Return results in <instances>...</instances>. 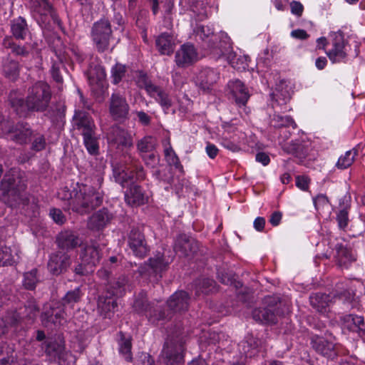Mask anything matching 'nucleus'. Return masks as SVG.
Instances as JSON below:
<instances>
[{
	"instance_id": "7ed1b4c3",
	"label": "nucleus",
	"mask_w": 365,
	"mask_h": 365,
	"mask_svg": "<svg viewBox=\"0 0 365 365\" xmlns=\"http://www.w3.org/2000/svg\"><path fill=\"white\" fill-rule=\"evenodd\" d=\"M97 183L96 187L87 184L78 186V190L73 191L74 194H68L70 199L68 205L75 212L81 215L88 214L101 205L103 201V193L99 189L103 178L101 174L96 175Z\"/></svg>"
},
{
	"instance_id": "5701e85b",
	"label": "nucleus",
	"mask_w": 365,
	"mask_h": 365,
	"mask_svg": "<svg viewBox=\"0 0 365 365\" xmlns=\"http://www.w3.org/2000/svg\"><path fill=\"white\" fill-rule=\"evenodd\" d=\"M72 122L73 128L79 131L81 135L92 130H97L91 115L83 110H76Z\"/></svg>"
},
{
	"instance_id": "ea45409f",
	"label": "nucleus",
	"mask_w": 365,
	"mask_h": 365,
	"mask_svg": "<svg viewBox=\"0 0 365 365\" xmlns=\"http://www.w3.org/2000/svg\"><path fill=\"white\" fill-rule=\"evenodd\" d=\"M292 92L284 81L277 85L275 91L272 93V98L279 104H286L291 99Z\"/></svg>"
},
{
	"instance_id": "e433bc0d",
	"label": "nucleus",
	"mask_w": 365,
	"mask_h": 365,
	"mask_svg": "<svg viewBox=\"0 0 365 365\" xmlns=\"http://www.w3.org/2000/svg\"><path fill=\"white\" fill-rule=\"evenodd\" d=\"M41 319L44 326H48V324H60L61 321L64 319V312L49 307L48 309H44L41 315Z\"/></svg>"
},
{
	"instance_id": "c756f323",
	"label": "nucleus",
	"mask_w": 365,
	"mask_h": 365,
	"mask_svg": "<svg viewBox=\"0 0 365 365\" xmlns=\"http://www.w3.org/2000/svg\"><path fill=\"white\" fill-rule=\"evenodd\" d=\"M45 353L51 360L61 359L63 358L65 344L62 341L56 339H48L43 344Z\"/></svg>"
},
{
	"instance_id": "412c9836",
	"label": "nucleus",
	"mask_w": 365,
	"mask_h": 365,
	"mask_svg": "<svg viewBox=\"0 0 365 365\" xmlns=\"http://www.w3.org/2000/svg\"><path fill=\"white\" fill-rule=\"evenodd\" d=\"M173 249L180 257H190L197 252L198 243L185 234H180L175 240Z\"/></svg>"
},
{
	"instance_id": "473e14b6",
	"label": "nucleus",
	"mask_w": 365,
	"mask_h": 365,
	"mask_svg": "<svg viewBox=\"0 0 365 365\" xmlns=\"http://www.w3.org/2000/svg\"><path fill=\"white\" fill-rule=\"evenodd\" d=\"M83 136V144L89 154L96 155L99 153V140L100 135L97 133V130H92L81 135Z\"/></svg>"
},
{
	"instance_id": "0eeeda50",
	"label": "nucleus",
	"mask_w": 365,
	"mask_h": 365,
	"mask_svg": "<svg viewBox=\"0 0 365 365\" xmlns=\"http://www.w3.org/2000/svg\"><path fill=\"white\" fill-rule=\"evenodd\" d=\"M197 35L205 41L207 53L215 59L225 55L232 48L230 39L218 41V37L207 26H200L197 29Z\"/></svg>"
},
{
	"instance_id": "13d9d810",
	"label": "nucleus",
	"mask_w": 365,
	"mask_h": 365,
	"mask_svg": "<svg viewBox=\"0 0 365 365\" xmlns=\"http://www.w3.org/2000/svg\"><path fill=\"white\" fill-rule=\"evenodd\" d=\"M113 83L114 84L119 83L123 78L125 76L126 73V67L124 65L117 63L115 64L111 71Z\"/></svg>"
},
{
	"instance_id": "de8ad7c7",
	"label": "nucleus",
	"mask_w": 365,
	"mask_h": 365,
	"mask_svg": "<svg viewBox=\"0 0 365 365\" xmlns=\"http://www.w3.org/2000/svg\"><path fill=\"white\" fill-rule=\"evenodd\" d=\"M83 296L81 287H77L73 290L68 291L61 299L63 307L69 306L73 307L75 304L79 302Z\"/></svg>"
},
{
	"instance_id": "3c124183",
	"label": "nucleus",
	"mask_w": 365,
	"mask_h": 365,
	"mask_svg": "<svg viewBox=\"0 0 365 365\" xmlns=\"http://www.w3.org/2000/svg\"><path fill=\"white\" fill-rule=\"evenodd\" d=\"M336 258L340 265H345L354 260L351 251L342 244L336 245Z\"/></svg>"
},
{
	"instance_id": "5fc2aeb1",
	"label": "nucleus",
	"mask_w": 365,
	"mask_h": 365,
	"mask_svg": "<svg viewBox=\"0 0 365 365\" xmlns=\"http://www.w3.org/2000/svg\"><path fill=\"white\" fill-rule=\"evenodd\" d=\"M38 282L37 277V269H33L29 272L24 273L23 285L25 289L29 290L35 289L36 284Z\"/></svg>"
},
{
	"instance_id": "680f3d73",
	"label": "nucleus",
	"mask_w": 365,
	"mask_h": 365,
	"mask_svg": "<svg viewBox=\"0 0 365 365\" xmlns=\"http://www.w3.org/2000/svg\"><path fill=\"white\" fill-rule=\"evenodd\" d=\"M63 67V62L61 61H55L53 63L51 68V76L56 83H62L63 77L61 75V69Z\"/></svg>"
},
{
	"instance_id": "a878e982",
	"label": "nucleus",
	"mask_w": 365,
	"mask_h": 365,
	"mask_svg": "<svg viewBox=\"0 0 365 365\" xmlns=\"http://www.w3.org/2000/svg\"><path fill=\"white\" fill-rule=\"evenodd\" d=\"M311 344L312 348L318 354L325 357L334 358L337 354L335 344L323 336H313L312 338Z\"/></svg>"
},
{
	"instance_id": "7c9ffc66",
	"label": "nucleus",
	"mask_w": 365,
	"mask_h": 365,
	"mask_svg": "<svg viewBox=\"0 0 365 365\" xmlns=\"http://www.w3.org/2000/svg\"><path fill=\"white\" fill-rule=\"evenodd\" d=\"M277 316V312L269 308H257L252 311L253 319L264 324H276Z\"/></svg>"
},
{
	"instance_id": "393cba45",
	"label": "nucleus",
	"mask_w": 365,
	"mask_h": 365,
	"mask_svg": "<svg viewBox=\"0 0 365 365\" xmlns=\"http://www.w3.org/2000/svg\"><path fill=\"white\" fill-rule=\"evenodd\" d=\"M190 297L187 292L178 291L170 296L167 302L170 311L175 313H182L187 311Z\"/></svg>"
},
{
	"instance_id": "ddd939ff",
	"label": "nucleus",
	"mask_w": 365,
	"mask_h": 365,
	"mask_svg": "<svg viewBox=\"0 0 365 365\" xmlns=\"http://www.w3.org/2000/svg\"><path fill=\"white\" fill-rule=\"evenodd\" d=\"M128 245L133 255L140 259L145 257L150 252L145 235L139 227L131 228L128 235Z\"/></svg>"
},
{
	"instance_id": "79ce46f5",
	"label": "nucleus",
	"mask_w": 365,
	"mask_h": 365,
	"mask_svg": "<svg viewBox=\"0 0 365 365\" xmlns=\"http://www.w3.org/2000/svg\"><path fill=\"white\" fill-rule=\"evenodd\" d=\"M358 154L359 150L356 148H354L351 150L346 151L344 155L339 157L336 164V167L341 170L349 168L354 163Z\"/></svg>"
},
{
	"instance_id": "1a4fd4ad",
	"label": "nucleus",
	"mask_w": 365,
	"mask_h": 365,
	"mask_svg": "<svg viewBox=\"0 0 365 365\" xmlns=\"http://www.w3.org/2000/svg\"><path fill=\"white\" fill-rule=\"evenodd\" d=\"M31 11L38 24L46 28L52 19L54 23L59 21L58 14L48 0H33Z\"/></svg>"
},
{
	"instance_id": "9b49d317",
	"label": "nucleus",
	"mask_w": 365,
	"mask_h": 365,
	"mask_svg": "<svg viewBox=\"0 0 365 365\" xmlns=\"http://www.w3.org/2000/svg\"><path fill=\"white\" fill-rule=\"evenodd\" d=\"M329 45L326 53L332 63L344 61L347 56V43L342 32H335L330 35Z\"/></svg>"
},
{
	"instance_id": "8fccbe9b",
	"label": "nucleus",
	"mask_w": 365,
	"mask_h": 365,
	"mask_svg": "<svg viewBox=\"0 0 365 365\" xmlns=\"http://www.w3.org/2000/svg\"><path fill=\"white\" fill-rule=\"evenodd\" d=\"M128 282V279L125 276H120L114 280V284H118V287L114 285H107L106 290L112 295L122 296L125 292V287Z\"/></svg>"
},
{
	"instance_id": "a18cd8bd",
	"label": "nucleus",
	"mask_w": 365,
	"mask_h": 365,
	"mask_svg": "<svg viewBox=\"0 0 365 365\" xmlns=\"http://www.w3.org/2000/svg\"><path fill=\"white\" fill-rule=\"evenodd\" d=\"M3 71L7 78L15 81L19 75V62L7 58L4 63Z\"/></svg>"
},
{
	"instance_id": "f3484780",
	"label": "nucleus",
	"mask_w": 365,
	"mask_h": 365,
	"mask_svg": "<svg viewBox=\"0 0 365 365\" xmlns=\"http://www.w3.org/2000/svg\"><path fill=\"white\" fill-rule=\"evenodd\" d=\"M109 144L118 149H128L133 147V138L129 132L119 126H113L107 134Z\"/></svg>"
},
{
	"instance_id": "774afa93",
	"label": "nucleus",
	"mask_w": 365,
	"mask_h": 365,
	"mask_svg": "<svg viewBox=\"0 0 365 365\" xmlns=\"http://www.w3.org/2000/svg\"><path fill=\"white\" fill-rule=\"evenodd\" d=\"M50 216L53 221L59 225H63L66 222V217L62 211L59 209L52 208L50 210Z\"/></svg>"
},
{
	"instance_id": "aec40b11",
	"label": "nucleus",
	"mask_w": 365,
	"mask_h": 365,
	"mask_svg": "<svg viewBox=\"0 0 365 365\" xmlns=\"http://www.w3.org/2000/svg\"><path fill=\"white\" fill-rule=\"evenodd\" d=\"M83 241L78 234L71 230H65L60 232L56 237V244L61 251L73 250L80 247Z\"/></svg>"
},
{
	"instance_id": "bb28decb",
	"label": "nucleus",
	"mask_w": 365,
	"mask_h": 365,
	"mask_svg": "<svg viewBox=\"0 0 365 365\" xmlns=\"http://www.w3.org/2000/svg\"><path fill=\"white\" fill-rule=\"evenodd\" d=\"M115 297L117 296L112 295L107 290L98 297V309L105 318H110V314L115 312L118 306Z\"/></svg>"
},
{
	"instance_id": "39448f33",
	"label": "nucleus",
	"mask_w": 365,
	"mask_h": 365,
	"mask_svg": "<svg viewBox=\"0 0 365 365\" xmlns=\"http://www.w3.org/2000/svg\"><path fill=\"white\" fill-rule=\"evenodd\" d=\"M113 33L111 23L108 18H101L93 24L90 37L94 48L98 53H104L109 49Z\"/></svg>"
},
{
	"instance_id": "0e129e2a",
	"label": "nucleus",
	"mask_w": 365,
	"mask_h": 365,
	"mask_svg": "<svg viewBox=\"0 0 365 365\" xmlns=\"http://www.w3.org/2000/svg\"><path fill=\"white\" fill-rule=\"evenodd\" d=\"M314 207L318 212L324 210L326 207H328L329 200L327 196L324 194H319L313 198Z\"/></svg>"
},
{
	"instance_id": "49530a36",
	"label": "nucleus",
	"mask_w": 365,
	"mask_h": 365,
	"mask_svg": "<svg viewBox=\"0 0 365 365\" xmlns=\"http://www.w3.org/2000/svg\"><path fill=\"white\" fill-rule=\"evenodd\" d=\"M165 158L170 165L174 166L176 169L182 170L183 167L180 161L179 158L173 149L170 141L164 145Z\"/></svg>"
},
{
	"instance_id": "6e6d98bb",
	"label": "nucleus",
	"mask_w": 365,
	"mask_h": 365,
	"mask_svg": "<svg viewBox=\"0 0 365 365\" xmlns=\"http://www.w3.org/2000/svg\"><path fill=\"white\" fill-rule=\"evenodd\" d=\"M155 139L152 136H145L137 143V149L140 153H150L155 149Z\"/></svg>"
},
{
	"instance_id": "58836bf2",
	"label": "nucleus",
	"mask_w": 365,
	"mask_h": 365,
	"mask_svg": "<svg viewBox=\"0 0 365 365\" xmlns=\"http://www.w3.org/2000/svg\"><path fill=\"white\" fill-rule=\"evenodd\" d=\"M309 301L312 307L319 312H326V308L331 302L330 296L321 292L312 294L309 297Z\"/></svg>"
},
{
	"instance_id": "603ef678",
	"label": "nucleus",
	"mask_w": 365,
	"mask_h": 365,
	"mask_svg": "<svg viewBox=\"0 0 365 365\" xmlns=\"http://www.w3.org/2000/svg\"><path fill=\"white\" fill-rule=\"evenodd\" d=\"M29 143H31V149L32 150L36 152L41 151L46 148V138L43 134L36 130H33Z\"/></svg>"
},
{
	"instance_id": "e2e57ef3",
	"label": "nucleus",
	"mask_w": 365,
	"mask_h": 365,
	"mask_svg": "<svg viewBox=\"0 0 365 365\" xmlns=\"http://www.w3.org/2000/svg\"><path fill=\"white\" fill-rule=\"evenodd\" d=\"M148 13L147 11H140L137 16L135 24L136 26L143 30V32L145 34L147 30V26L148 24Z\"/></svg>"
},
{
	"instance_id": "09e8293b",
	"label": "nucleus",
	"mask_w": 365,
	"mask_h": 365,
	"mask_svg": "<svg viewBox=\"0 0 365 365\" xmlns=\"http://www.w3.org/2000/svg\"><path fill=\"white\" fill-rule=\"evenodd\" d=\"M120 341L119 342V352L127 361H132V343L130 339L125 337L123 332L120 331Z\"/></svg>"
},
{
	"instance_id": "338daca9",
	"label": "nucleus",
	"mask_w": 365,
	"mask_h": 365,
	"mask_svg": "<svg viewBox=\"0 0 365 365\" xmlns=\"http://www.w3.org/2000/svg\"><path fill=\"white\" fill-rule=\"evenodd\" d=\"M311 179L305 175H297L296 177V186L303 191H307L309 188Z\"/></svg>"
},
{
	"instance_id": "c9c22d12",
	"label": "nucleus",
	"mask_w": 365,
	"mask_h": 365,
	"mask_svg": "<svg viewBox=\"0 0 365 365\" xmlns=\"http://www.w3.org/2000/svg\"><path fill=\"white\" fill-rule=\"evenodd\" d=\"M148 95L154 98L165 111L169 110L172 106V99L169 94L158 86L155 85Z\"/></svg>"
},
{
	"instance_id": "4c0bfd02",
	"label": "nucleus",
	"mask_w": 365,
	"mask_h": 365,
	"mask_svg": "<svg viewBox=\"0 0 365 365\" xmlns=\"http://www.w3.org/2000/svg\"><path fill=\"white\" fill-rule=\"evenodd\" d=\"M2 44L5 48L11 49V53L16 56L26 57L30 52L29 45L21 46L16 44L11 36H6L3 40Z\"/></svg>"
},
{
	"instance_id": "b1692460",
	"label": "nucleus",
	"mask_w": 365,
	"mask_h": 365,
	"mask_svg": "<svg viewBox=\"0 0 365 365\" xmlns=\"http://www.w3.org/2000/svg\"><path fill=\"white\" fill-rule=\"evenodd\" d=\"M282 150L287 154H291L299 159V164H304L311 150L309 145L300 140H292L282 145Z\"/></svg>"
},
{
	"instance_id": "a211bd4d",
	"label": "nucleus",
	"mask_w": 365,
	"mask_h": 365,
	"mask_svg": "<svg viewBox=\"0 0 365 365\" xmlns=\"http://www.w3.org/2000/svg\"><path fill=\"white\" fill-rule=\"evenodd\" d=\"M39 310V307L36 300L31 299L26 302L23 307L11 312V319L10 322L13 324H19L23 320H29L32 323L36 318Z\"/></svg>"
},
{
	"instance_id": "c85d7f7f",
	"label": "nucleus",
	"mask_w": 365,
	"mask_h": 365,
	"mask_svg": "<svg viewBox=\"0 0 365 365\" xmlns=\"http://www.w3.org/2000/svg\"><path fill=\"white\" fill-rule=\"evenodd\" d=\"M173 261V257H166L164 253L160 252L148 259L153 274L159 275L160 278L162 277L163 272L168 270L169 265Z\"/></svg>"
},
{
	"instance_id": "72a5a7b5",
	"label": "nucleus",
	"mask_w": 365,
	"mask_h": 365,
	"mask_svg": "<svg viewBox=\"0 0 365 365\" xmlns=\"http://www.w3.org/2000/svg\"><path fill=\"white\" fill-rule=\"evenodd\" d=\"M11 32L13 38L24 40L29 33L26 21L22 17L13 19L11 21Z\"/></svg>"
},
{
	"instance_id": "cd10ccee",
	"label": "nucleus",
	"mask_w": 365,
	"mask_h": 365,
	"mask_svg": "<svg viewBox=\"0 0 365 365\" xmlns=\"http://www.w3.org/2000/svg\"><path fill=\"white\" fill-rule=\"evenodd\" d=\"M113 218L112 214L106 208H103L93 214L88 222V227L92 230L103 229Z\"/></svg>"
},
{
	"instance_id": "f8f14e48",
	"label": "nucleus",
	"mask_w": 365,
	"mask_h": 365,
	"mask_svg": "<svg viewBox=\"0 0 365 365\" xmlns=\"http://www.w3.org/2000/svg\"><path fill=\"white\" fill-rule=\"evenodd\" d=\"M227 88L231 98L235 101L239 108H242L245 113L248 115L250 110L246 105L250 99V94L245 84L239 79L230 81L227 83Z\"/></svg>"
},
{
	"instance_id": "f704fd0d",
	"label": "nucleus",
	"mask_w": 365,
	"mask_h": 365,
	"mask_svg": "<svg viewBox=\"0 0 365 365\" xmlns=\"http://www.w3.org/2000/svg\"><path fill=\"white\" fill-rule=\"evenodd\" d=\"M344 328L350 331L359 332L363 331L365 327L364 318L354 314H346L341 319Z\"/></svg>"
},
{
	"instance_id": "9d476101",
	"label": "nucleus",
	"mask_w": 365,
	"mask_h": 365,
	"mask_svg": "<svg viewBox=\"0 0 365 365\" xmlns=\"http://www.w3.org/2000/svg\"><path fill=\"white\" fill-rule=\"evenodd\" d=\"M185 342L182 339H170L163 346L162 355L166 365H181L184 362Z\"/></svg>"
},
{
	"instance_id": "2eb2a0df",
	"label": "nucleus",
	"mask_w": 365,
	"mask_h": 365,
	"mask_svg": "<svg viewBox=\"0 0 365 365\" xmlns=\"http://www.w3.org/2000/svg\"><path fill=\"white\" fill-rule=\"evenodd\" d=\"M130 106L126 98L119 93H113L110 98L109 113L114 120L124 121L128 118Z\"/></svg>"
},
{
	"instance_id": "f257e3e1",
	"label": "nucleus",
	"mask_w": 365,
	"mask_h": 365,
	"mask_svg": "<svg viewBox=\"0 0 365 365\" xmlns=\"http://www.w3.org/2000/svg\"><path fill=\"white\" fill-rule=\"evenodd\" d=\"M51 91L48 83L38 81L28 90L24 99L16 91L10 93L9 101L11 108L19 117L26 118L31 112H43L50 103Z\"/></svg>"
},
{
	"instance_id": "423d86ee",
	"label": "nucleus",
	"mask_w": 365,
	"mask_h": 365,
	"mask_svg": "<svg viewBox=\"0 0 365 365\" xmlns=\"http://www.w3.org/2000/svg\"><path fill=\"white\" fill-rule=\"evenodd\" d=\"M33 130L26 122H18L11 125L0 114V136L8 135L9 138L19 145H26L31 142Z\"/></svg>"
},
{
	"instance_id": "a19ab883",
	"label": "nucleus",
	"mask_w": 365,
	"mask_h": 365,
	"mask_svg": "<svg viewBox=\"0 0 365 365\" xmlns=\"http://www.w3.org/2000/svg\"><path fill=\"white\" fill-rule=\"evenodd\" d=\"M195 295L208 294L215 289V282L209 278L199 279L194 282Z\"/></svg>"
},
{
	"instance_id": "20e7f679",
	"label": "nucleus",
	"mask_w": 365,
	"mask_h": 365,
	"mask_svg": "<svg viewBox=\"0 0 365 365\" xmlns=\"http://www.w3.org/2000/svg\"><path fill=\"white\" fill-rule=\"evenodd\" d=\"M27 188L24 173L12 168L8 171L1 182L2 197L9 206L22 200L23 193Z\"/></svg>"
},
{
	"instance_id": "4be33fe9",
	"label": "nucleus",
	"mask_w": 365,
	"mask_h": 365,
	"mask_svg": "<svg viewBox=\"0 0 365 365\" xmlns=\"http://www.w3.org/2000/svg\"><path fill=\"white\" fill-rule=\"evenodd\" d=\"M175 58L179 67H187L197 61V53L193 45L185 43L177 51Z\"/></svg>"
},
{
	"instance_id": "37998d69",
	"label": "nucleus",
	"mask_w": 365,
	"mask_h": 365,
	"mask_svg": "<svg viewBox=\"0 0 365 365\" xmlns=\"http://www.w3.org/2000/svg\"><path fill=\"white\" fill-rule=\"evenodd\" d=\"M271 125L276 128H289L295 129L297 124L289 115L274 114L271 120Z\"/></svg>"
},
{
	"instance_id": "dca6fc26",
	"label": "nucleus",
	"mask_w": 365,
	"mask_h": 365,
	"mask_svg": "<svg viewBox=\"0 0 365 365\" xmlns=\"http://www.w3.org/2000/svg\"><path fill=\"white\" fill-rule=\"evenodd\" d=\"M220 79V73L210 68L201 69L196 76V86L205 93H210Z\"/></svg>"
},
{
	"instance_id": "6e6552de",
	"label": "nucleus",
	"mask_w": 365,
	"mask_h": 365,
	"mask_svg": "<svg viewBox=\"0 0 365 365\" xmlns=\"http://www.w3.org/2000/svg\"><path fill=\"white\" fill-rule=\"evenodd\" d=\"M133 307L138 314L145 315L148 321L153 324H158L160 321L171 318L169 312L166 314L160 306L149 302L146 295L143 293L136 297Z\"/></svg>"
},
{
	"instance_id": "4d7b16f0",
	"label": "nucleus",
	"mask_w": 365,
	"mask_h": 365,
	"mask_svg": "<svg viewBox=\"0 0 365 365\" xmlns=\"http://www.w3.org/2000/svg\"><path fill=\"white\" fill-rule=\"evenodd\" d=\"M263 304L266 306L265 308L274 309L277 315L281 314L282 312L279 310L282 304L280 297L277 295L266 296L263 299Z\"/></svg>"
},
{
	"instance_id": "6ab92c4d",
	"label": "nucleus",
	"mask_w": 365,
	"mask_h": 365,
	"mask_svg": "<svg viewBox=\"0 0 365 365\" xmlns=\"http://www.w3.org/2000/svg\"><path fill=\"white\" fill-rule=\"evenodd\" d=\"M71 263V255L68 252L59 250L50 255L48 269L53 275H59L66 272Z\"/></svg>"
},
{
	"instance_id": "69168bd1",
	"label": "nucleus",
	"mask_w": 365,
	"mask_h": 365,
	"mask_svg": "<svg viewBox=\"0 0 365 365\" xmlns=\"http://www.w3.org/2000/svg\"><path fill=\"white\" fill-rule=\"evenodd\" d=\"M11 313L9 312L4 318H0V337L5 335L9 331L10 327H14L17 324H13L11 322Z\"/></svg>"
},
{
	"instance_id": "c03bdc74",
	"label": "nucleus",
	"mask_w": 365,
	"mask_h": 365,
	"mask_svg": "<svg viewBox=\"0 0 365 365\" xmlns=\"http://www.w3.org/2000/svg\"><path fill=\"white\" fill-rule=\"evenodd\" d=\"M260 341L258 339L253 336L247 338V339L243 343V352L246 357L252 358L258 354L259 350Z\"/></svg>"
},
{
	"instance_id": "f03ea898",
	"label": "nucleus",
	"mask_w": 365,
	"mask_h": 365,
	"mask_svg": "<svg viewBox=\"0 0 365 365\" xmlns=\"http://www.w3.org/2000/svg\"><path fill=\"white\" fill-rule=\"evenodd\" d=\"M145 177L143 167L137 160H132L131 163L118 173V180L122 187L126 188L125 200L129 205L137 207L148 202V197L141 186L136 184L144 180Z\"/></svg>"
},
{
	"instance_id": "864d4df0",
	"label": "nucleus",
	"mask_w": 365,
	"mask_h": 365,
	"mask_svg": "<svg viewBox=\"0 0 365 365\" xmlns=\"http://www.w3.org/2000/svg\"><path fill=\"white\" fill-rule=\"evenodd\" d=\"M16 263L11 247L0 245V266H12Z\"/></svg>"
},
{
	"instance_id": "052dcab7",
	"label": "nucleus",
	"mask_w": 365,
	"mask_h": 365,
	"mask_svg": "<svg viewBox=\"0 0 365 365\" xmlns=\"http://www.w3.org/2000/svg\"><path fill=\"white\" fill-rule=\"evenodd\" d=\"M137 84L139 88L145 89L148 94L155 86L149 77L145 73L140 74L139 76L137 81Z\"/></svg>"
},
{
	"instance_id": "4468645a",
	"label": "nucleus",
	"mask_w": 365,
	"mask_h": 365,
	"mask_svg": "<svg viewBox=\"0 0 365 365\" xmlns=\"http://www.w3.org/2000/svg\"><path fill=\"white\" fill-rule=\"evenodd\" d=\"M79 259L91 267L99 264L102 258V252L98 243L95 240L82 242L80 246Z\"/></svg>"
},
{
	"instance_id": "2f4dec72",
	"label": "nucleus",
	"mask_w": 365,
	"mask_h": 365,
	"mask_svg": "<svg viewBox=\"0 0 365 365\" xmlns=\"http://www.w3.org/2000/svg\"><path fill=\"white\" fill-rule=\"evenodd\" d=\"M155 46L161 55L170 56L175 48L173 36L168 33L161 34L155 40Z\"/></svg>"
},
{
	"instance_id": "bf43d9fd",
	"label": "nucleus",
	"mask_w": 365,
	"mask_h": 365,
	"mask_svg": "<svg viewBox=\"0 0 365 365\" xmlns=\"http://www.w3.org/2000/svg\"><path fill=\"white\" fill-rule=\"evenodd\" d=\"M336 220L338 223L339 228L342 230H345L349 222V212L347 209L344 208L342 210H340L336 213Z\"/></svg>"
}]
</instances>
